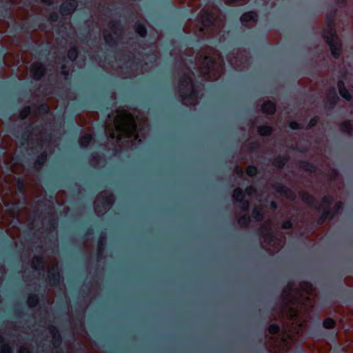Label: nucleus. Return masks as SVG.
Segmentation results:
<instances>
[{"label":"nucleus","mask_w":353,"mask_h":353,"mask_svg":"<svg viewBox=\"0 0 353 353\" xmlns=\"http://www.w3.org/2000/svg\"><path fill=\"white\" fill-rule=\"evenodd\" d=\"M30 73L34 79H40L44 73L43 65L39 63H34L30 67Z\"/></svg>","instance_id":"nucleus-5"},{"label":"nucleus","mask_w":353,"mask_h":353,"mask_svg":"<svg viewBox=\"0 0 353 353\" xmlns=\"http://www.w3.org/2000/svg\"><path fill=\"white\" fill-rule=\"evenodd\" d=\"M92 137L90 134L83 136L79 140V144L81 148H85L91 142Z\"/></svg>","instance_id":"nucleus-10"},{"label":"nucleus","mask_w":353,"mask_h":353,"mask_svg":"<svg viewBox=\"0 0 353 353\" xmlns=\"http://www.w3.org/2000/svg\"><path fill=\"white\" fill-rule=\"evenodd\" d=\"M37 303V299L35 297L30 298L28 299V303L30 306H34Z\"/></svg>","instance_id":"nucleus-23"},{"label":"nucleus","mask_w":353,"mask_h":353,"mask_svg":"<svg viewBox=\"0 0 353 353\" xmlns=\"http://www.w3.org/2000/svg\"><path fill=\"white\" fill-rule=\"evenodd\" d=\"M98 207H99V201H97L94 203V210L97 212H101V211L98 210Z\"/></svg>","instance_id":"nucleus-29"},{"label":"nucleus","mask_w":353,"mask_h":353,"mask_svg":"<svg viewBox=\"0 0 353 353\" xmlns=\"http://www.w3.org/2000/svg\"><path fill=\"white\" fill-rule=\"evenodd\" d=\"M139 132L137 131V125L133 117L128 113H123L119 118L114 121V130L110 134L112 139L117 142L127 139L130 141H138Z\"/></svg>","instance_id":"nucleus-1"},{"label":"nucleus","mask_w":353,"mask_h":353,"mask_svg":"<svg viewBox=\"0 0 353 353\" xmlns=\"http://www.w3.org/2000/svg\"><path fill=\"white\" fill-rule=\"evenodd\" d=\"M255 191L252 186H250L246 189L245 193L248 195H251Z\"/></svg>","instance_id":"nucleus-25"},{"label":"nucleus","mask_w":353,"mask_h":353,"mask_svg":"<svg viewBox=\"0 0 353 353\" xmlns=\"http://www.w3.org/2000/svg\"><path fill=\"white\" fill-rule=\"evenodd\" d=\"M316 122V120L312 119V120L310 121V125H314V123H315Z\"/></svg>","instance_id":"nucleus-33"},{"label":"nucleus","mask_w":353,"mask_h":353,"mask_svg":"<svg viewBox=\"0 0 353 353\" xmlns=\"http://www.w3.org/2000/svg\"><path fill=\"white\" fill-rule=\"evenodd\" d=\"M29 112H30L29 109L28 110H24V115L23 117H25L29 113Z\"/></svg>","instance_id":"nucleus-31"},{"label":"nucleus","mask_w":353,"mask_h":353,"mask_svg":"<svg viewBox=\"0 0 353 353\" xmlns=\"http://www.w3.org/2000/svg\"><path fill=\"white\" fill-rule=\"evenodd\" d=\"M256 14L255 12H249L242 15L241 23L245 26H248L249 23H254L256 21Z\"/></svg>","instance_id":"nucleus-7"},{"label":"nucleus","mask_w":353,"mask_h":353,"mask_svg":"<svg viewBox=\"0 0 353 353\" xmlns=\"http://www.w3.org/2000/svg\"><path fill=\"white\" fill-rule=\"evenodd\" d=\"M323 37L330 46L332 54L336 57L340 54L341 44L339 38L336 36L335 30L332 24H328L323 30Z\"/></svg>","instance_id":"nucleus-3"},{"label":"nucleus","mask_w":353,"mask_h":353,"mask_svg":"<svg viewBox=\"0 0 353 353\" xmlns=\"http://www.w3.org/2000/svg\"><path fill=\"white\" fill-rule=\"evenodd\" d=\"M1 353H10V347L7 344H3L1 346Z\"/></svg>","instance_id":"nucleus-19"},{"label":"nucleus","mask_w":353,"mask_h":353,"mask_svg":"<svg viewBox=\"0 0 353 353\" xmlns=\"http://www.w3.org/2000/svg\"><path fill=\"white\" fill-rule=\"evenodd\" d=\"M279 330V327L276 324H272V325H270V327H269V332L271 334H275V333L278 332Z\"/></svg>","instance_id":"nucleus-17"},{"label":"nucleus","mask_w":353,"mask_h":353,"mask_svg":"<svg viewBox=\"0 0 353 353\" xmlns=\"http://www.w3.org/2000/svg\"><path fill=\"white\" fill-rule=\"evenodd\" d=\"M239 223L241 225H247L249 223V217L247 216H243L239 219Z\"/></svg>","instance_id":"nucleus-20"},{"label":"nucleus","mask_w":353,"mask_h":353,"mask_svg":"<svg viewBox=\"0 0 353 353\" xmlns=\"http://www.w3.org/2000/svg\"><path fill=\"white\" fill-rule=\"evenodd\" d=\"M242 173H243V172H242V170H239V174H242Z\"/></svg>","instance_id":"nucleus-35"},{"label":"nucleus","mask_w":353,"mask_h":353,"mask_svg":"<svg viewBox=\"0 0 353 353\" xmlns=\"http://www.w3.org/2000/svg\"><path fill=\"white\" fill-rule=\"evenodd\" d=\"M205 62L206 63V64H207L208 65L210 63V64H212V62L211 59L208 58V57H206V58L205 59Z\"/></svg>","instance_id":"nucleus-30"},{"label":"nucleus","mask_w":353,"mask_h":353,"mask_svg":"<svg viewBox=\"0 0 353 353\" xmlns=\"http://www.w3.org/2000/svg\"><path fill=\"white\" fill-rule=\"evenodd\" d=\"M206 14H207L208 17H209V19H206V21H205L204 17H203L202 21H203V23H205V25H210L212 22V17L210 16L208 13H206Z\"/></svg>","instance_id":"nucleus-22"},{"label":"nucleus","mask_w":353,"mask_h":353,"mask_svg":"<svg viewBox=\"0 0 353 353\" xmlns=\"http://www.w3.org/2000/svg\"><path fill=\"white\" fill-rule=\"evenodd\" d=\"M252 214H253L254 218L257 221H259L262 219V214H261V210L257 208H255L254 209Z\"/></svg>","instance_id":"nucleus-13"},{"label":"nucleus","mask_w":353,"mask_h":353,"mask_svg":"<svg viewBox=\"0 0 353 353\" xmlns=\"http://www.w3.org/2000/svg\"><path fill=\"white\" fill-rule=\"evenodd\" d=\"M19 353H30V352L25 347H21L19 349Z\"/></svg>","instance_id":"nucleus-27"},{"label":"nucleus","mask_w":353,"mask_h":353,"mask_svg":"<svg viewBox=\"0 0 353 353\" xmlns=\"http://www.w3.org/2000/svg\"><path fill=\"white\" fill-rule=\"evenodd\" d=\"M110 200L106 199L105 200H104L103 202H102V205H103V208L104 210V211H106L108 209L110 208Z\"/></svg>","instance_id":"nucleus-21"},{"label":"nucleus","mask_w":353,"mask_h":353,"mask_svg":"<svg viewBox=\"0 0 353 353\" xmlns=\"http://www.w3.org/2000/svg\"><path fill=\"white\" fill-rule=\"evenodd\" d=\"M104 38H105V41L109 43V44H112V41L113 40V39L110 38V35L108 34L106 32L104 34Z\"/></svg>","instance_id":"nucleus-24"},{"label":"nucleus","mask_w":353,"mask_h":353,"mask_svg":"<svg viewBox=\"0 0 353 353\" xmlns=\"http://www.w3.org/2000/svg\"><path fill=\"white\" fill-rule=\"evenodd\" d=\"M136 32L141 36L145 37L146 35V29L142 24H137L136 27Z\"/></svg>","instance_id":"nucleus-12"},{"label":"nucleus","mask_w":353,"mask_h":353,"mask_svg":"<svg viewBox=\"0 0 353 353\" xmlns=\"http://www.w3.org/2000/svg\"><path fill=\"white\" fill-rule=\"evenodd\" d=\"M290 127L292 129H298L299 128V125L296 122L293 121L290 123Z\"/></svg>","instance_id":"nucleus-26"},{"label":"nucleus","mask_w":353,"mask_h":353,"mask_svg":"<svg viewBox=\"0 0 353 353\" xmlns=\"http://www.w3.org/2000/svg\"><path fill=\"white\" fill-rule=\"evenodd\" d=\"M257 170L254 166H249L246 170V173L249 176H254L256 174Z\"/></svg>","instance_id":"nucleus-15"},{"label":"nucleus","mask_w":353,"mask_h":353,"mask_svg":"<svg viewBox=\"0 0 353 353\" xmlns=\"http://www.w3.org/2000/svg\"><path fill=\"white\" fill-rule=\"evenodd\" d=\"M234 198L236 201L241 203V208L244 211L249 208V203L248 201H244L245 193L240 188H236L234 191Z\"/></svg>","instance_id":"nucleus-4"},{"label":"nucleus","mask_w":353,"mask_h":353,"mask_svg":"<svg viewBox=\"0 0 353 353\" xmlns=\"http://www.w3.org/2000/svg\"><path fill=\"white\" fill-rule=\"evenodd\" d=\"M63 73L65 74V75H68V73L65 72V71H63Z\"/></svg>","instance_id":"nucleus-34"},{"label":"nucleus","mask_w":353,"mask_h":353,"mask_svg":"<svg viewBox=\"0 0 353 353\" xmlns=\"http://www.w3.org/2000/svg\"><path fill=\"white\" fill-rule=\"evenodd\" d=\"M343 130L347 133H350L352 130V125L350 122H346L343 125Z\"/></svg>","instance_id":"nucleus-18"},{"label":"nucleus","mask_w":353,"mask_h":353,"mask_svg":"<svg viewBox=\"0 0 353 353\" xmlns=\"http://www.w3.org/2000/svg\"><path fill=\"white\" fill-rule=\"evenodd\" d=\"M292 226V223L290 221H286L283 223L284 228H290Z\"/></svg>","instance_id":"nucleus-28"},{"label":"nucleus","mask_w":353,"mask_h":353,"mask_svg":"<svg viewBox=\"0 0 353 353\" xmlns=\"http://www.w3.org/2000/svg\"><path fill=\"white\" fill-rule=\"evenodd\" d=\"M334 322L331 319H327L323 322V325L326 328H331L334 326Z\"/></svg>","instance_id":"nucleus-16"},{"label":"nucleus","mask_w":353,"mask_h":353,"mask_svg":"<svg viewBox=\"0 0 353 353\" xmlns=\"http://www.w3.org/2000/svg\"><path fill=\"white\" fill-rule=\"evenodd\" d=\"M68 58L71 60V61H73L76 58H77V50L74 49V48H72L69 50L68 52Z\"/></svg>","instance_id":"nucleus-14"},{"label":"nucleus","mask_w":353,"mask_h":353,"mask_svg":"<svg viewBox=\"0 0 353 353\" xmlns=\"http://www.w3.org/2000/svg\"><path fill=\"white\" fill-rule=\"evenodd\" d=\"M338 88L339 93L342 97H343L345 99H350L351 98V94L349 93L347 90H346L342 81H340L338 83Z\"/></svg>","instance_id":"nucleus-9"},{"label":"nucleus","mask_w":353,"mask_h":353,"mask_svg":"<svg viewBox=\"0 0 353 353\" xmlns=\"http://www.w3.org/2000/svg\"><path fill=\"white\" fill-rule=\"evenodd\" d=\"M272 129L268 126H261L259 128V133L262 136H267L270 134Z\"/></svg>","instance_id":"nucleus-11"},{"label":"nucleus","mask_w":353,"mask_h":353,"mask_svg":"<svg viewBox=\"0 0 353 353\" xmlns=\"http://www.w3.org/2000/svg\"><path fill=\"white\" fill-rule=\"evenodd\" d=\"M275 110L274 103L270 101L265 102L262 105V111L268 114H273Z\"/></svg>","instance_id":"nucleus-8"},{"label":"nucleus","mask_w":353,"mask_h":353,"mask_svg":"<svg viewBox=\"0 0 353 353\" xmlns=\"http://www.w3.org/2000/svg\"><path fill=\"white\" fill-rule=\"evenodd\" d=\"M76 7L77 3L74 1H65L61 6L60 10L63 14H68L73 12Z\"/></svg>","instance_id":"nucleus-6"},{"label":"nucleus","mask_w":353,"mask_h":353,"mask_svg":"<svg viewBox=\"0 0 353 353\" xmlns=\"http://www.w3.org/2000/svg\"><path fill=\"white\" fill-rule=\"evenodd\" d=\"M179 90L185 104L194 105L196 102L198 96L190 77H185L181 79Z\"/></svg>","instance_id":"nucleus-2"},{"label":"nucleus","mask_w":353,"mask_h":353,"mask_svg":"<svg viewBox=\"0 0 353 353\" xmlns=\"http://www.w3.org/2000/svg\"><path fill=\"white\" fill-rule=\"evenodd\" d=\"M329 199H330L329 197H325L323 199V202L328 203L329 202Z\"/></svg>","instance_id":"nucleus-32"}]
</instances>
